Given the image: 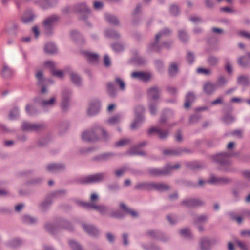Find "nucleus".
<instances>
[{
	"label": "nucleus",
	"mask_w": 250,
	"mask_h": 250,
	"mask_svg": "<svg viewBox=\"0 0 250 250\" xmlns=\"http://www.w3.org/2000/svg\"><path fill=\"white\" fill-rule=\"evenodd\" d=\"M73 12L78 15L79 19L83 20L85 25L91 27V24L88 21L91 11L85 2L77 3L73 5Z\"/></svg>",
	"instance_id": "nucleus-1"
},
{
	"label": "nucleus",
	"mask_w": 250,
	"mask_h": 250,
	"mask_svg": "<svg viewBox=\"0 0 250 250\" xmlns=\"http://www.w3.org/2000/svg\"><path fill=\"white\" fill-rule=\"evenodd\" d=\"M44 227L46 231L52 234L55 233L62 228H65L70 231L73 229L70 222L63 219H59L55 222H47L45 223Z\"/></svg>",
	"instance_id": "nucleus-2"
},
{
	"label": "nucleus",
	"mask_w": 250,
	"mask_h": 250,
	"mask_svg": "<svg viewBox=\"0 0 250 250\" xmlns=\"http://www.w3.org/2000/svg\"><path fill=\"white\" fill-rule=\"evenodd\" d=\"M232 181V180L230 178L217 176L211 173L207 180H205L200 178L198 182V185L202 187L205 186L206 184H209L211 185L225 186L231 183Z\"/></svg>",
	"instance_id": "nucleus-3"
},
{
	"label": "nucleus",
	"mask_w": 250,
	"mask_h": 250,
	"mask_svg": "<svg viewBox=\"0 0 250 250\" xmlns=\"http://www.w3.org/2000/svg\"><path fill=\"white\" fill-rule=\"evenodd\" d=\"M230 154L229 153L222 152L211 156V159L213 161L220 166V168L221 170L229 171H230Z\"/></svg>",
	"instance_id": "nucleus-4"
},
{
	"label": "nucleus",
	"mask_w": 250,
	"mask_h": 250,
	"mask_svg": "<svg viewBox=\"0 0 250 250\" xmlns=\"http://www.w3.org/2000/svg\"><path fill=\"white\" fill-rule=\"evenodd\" d=\"M64 192V190H59L47 195L39 205L41 211L45 212L48 211L51 206L54 198L63 195Z\"/></svg>",
	"instance_id": "nucleus-5"
},
{
	"label": "nucleus",
	"mask_w": 250,
	"mask_h": 250,
	"mask_svg": "<svg viewBox=\"0 0 250 250\" xmlns=\"http://www.w3.org/2000/svg\"><path fill=\"white\" fill-rule=\"evenodd\" d=\"M181 166L177 163L174 165L167 164L163 168H152L148 169L149 173L153 176H159L170 174L173 171L180 168Z\"/></svg>",
	"instance_id": "nucleus-6"
},
{
	"label": "nucleus",
	"mask_w": 250,
	"mask_h": 250,
	"mask_svg": "<svg viewBox=\"0 0 250 250\" xmlns=\"http://www.w3.org/2000/svg\"><path fill=\"white\" fill-rule=\"evenodd\" d=\"M171 32V30L167 28H165L161 30L156 35L154 41L148 45L147 50L149 52L153 51L157 52L160 51L161 50V46L159 45V39L169 36Z\"/></svg>",
	"instance_id": "nucleus-7"
},
{
	"label": "nucleus",
	"mask_w": 250,
	"mask_h": 250,
	"mask_svg": "<svg viewBox=\"0 0 250 250\" xmlns=\"http://www.w3.org/2000/svg\"><path fill=\"white\" fill-rule=\"evenodd\" d=\"M106 177V172L96 173L80 178L79 182L83 184L101 183L104 181Z\"/></svg>",
	"instance_id": "nucleus-8"
},
{
	"label": "nucleus",
	"mask_w": 250,
	"mask_h": 250,
	"mask_svg": "<svg viewBox=\"0 0 250 250\" xmlns=\"http://www.w3.org/2000/svg\"><path fill=\"white\" fill-rule=\"evenodd\" d=\"M60 17L57 15H52L47 17L43 21V27L45 34L51 35L53 32V26L59 20Z\"/></svg>",
	"instance_id": "nucleus-9"
},
{
	"label": "nucleus",
	"mask_w": 250,
	"mask_h": 250,
	"mask_svg": "<svg viewBox=\"0 0 250 250\" xmlns=\"http://www.w3.org/2000/svg\"><path fill=\"white\" fill-rule=\"evenodd\" d=\"M144 112L145 108L143 106L140 105L136 106L134 109L135 118L131 125L132 129H137L144 122L145 120Z\"/></svg>",
	"instance_id": "nucleus-10"
},
{
	"label": "nucleus",
	"mask_w": 250,
	"mask_h": 250,
	"mask_svg": "<svg viewBox=\"0 0 250 250\" xmlns=\"http://www.w3.org/2000/svg\"><path fill=\"white\" fill-rule=\"evenodd\" d=\"M77 203L85 209H94L102 214H105L108 211V208L105 205H97L93 202H86L82 201H78Z\"/></svg>",
	"instance_id": "nucleus-11"
},
{
	"label": "nucleus",
	"mask_w": 250,
	"mask_h": 250,
	"mask_svg": "<svg viewBox=\"0 0 250 250\" xmlns=\"http://www.w3.org/2000/svg\"><path fill=\"white\" fill-rule=\"evenodd\" d=\"M98 132L97 126L94 127L91 130L83 132L82 135V139L88 142L97 141L99 139L97 134Z\"/></svg>",
	"instance_id": "nucleus-12"
},
{
	"label": "nucleus",
	"mask_w": 250,
	"mask_h": 250,
	"mask_svg": "<svg viewBox=\"0 0 250 250\" xmlns=\"http://www.w3.org/2000/svg\"><path fill=\"white\" fill-rule=\"evenodd\" d=\"M217 242L218 240L216 238L203 237L200 239V248L201 250H210L211 247Z\"/></svg>",
	"instance_id": "nucleus-13"
},
{
	"label": "nucleus",
	"mask_w": 250,
	"mask_h": 250,
	"mask_svg": "<svg viewBox=\"0 0 250 250\" xmlns=\"http://www.w3.org/2000/svg\"><path fill=\"white\" fill-rule=\"evenodd\" d=\"M100 110V102L98 99H94L89 102L87 110V114L92 116L97 114Z\"/></svg>",
	"instance_id": "nucleus-14"
},
{
	"label": "nucleus",
	"mask_w": 250,
	"mask_h": 250,
	"mask_svg": "<svg viewBox=\"0 0 250 250\" xmlns=\"http://www.w3.org/2000/svg\"><path fill=\"white\" fill-rule=\"evenodd\" d=\"M146 141H143L138 143L132 147L126 152V154L129 155H145V152L141 149V148L144 147L146 145Z\"/></svg>",
	"instance_id": "nucleus-15"
},
{
	"label": "nucleus",
	"mask_w": 250,
	"mask_h": 250,
	"mask_svg": "<svg viewBox=\"0 0 250 250\" xmlns=\"http://www.w3.org/2000/svg\"><path fill=\"white\" fill-rule=\"evenodd\" d=\"M135 188H169V186L164 183H155L150 181L141 182L136 185Z\"/></svg>",
	"instance_id": "nucleus-16"
},
{
	"label": "nucleus",
	"mask_w": 250,
	"mask_h": 250,
	"mask_svg": "<svg viewBox=\"0 0 250 250\" xmlns=\"http://www.w3.org/2000/svg\"><path fill=\"white\" fill-rule=\"evenodd\" d=\"M217 89V84L211 81L205 82L203 86V91L207 95L214 94Z\"/></svg>",
	"instance_id": "nucleus-17"
},
{
	"label": "nucleus",
	"mask_w": 250,
	"mask_h": 250,
	"mask_svg": "<svg viewBox=\"0 0 250 250\" xmlns=\"http://www.w3.org/2000/svg\"><path fill=\"white\" fill-rule=\"evenodd\" d=\"M182 205L188 207H198L203 206L205 202L199 198H189L183 200Z\"/></svg>",
	"instance_id": "nucleus-18"
},
{
	"label": "nucleus",
	"mask_w": 250,
	"mask_h": 250,
	"mask_svg": "<svg viewBox=\"0 0 250 250\" xmlns=\"http://www.w3.org/2000/svg\"><path fill=\"white\" fill-rule=\"evenodd\" d=\"M83 229L89 235L97 237L100 234V230L94 225L89 224H83Z\"/></svg>",
	"instance_id": "nucleus-19"
},
{
	"label": "nucleus",
	"mask_w": 250,
	"mask_h": 250,
	"mask_svg": "<svg viewBox=\"0 0 250 250\" xmlns=\"http://www.w3.org/2000/svg\"><path fill=\"white\" fill-rule=\"evenodd\" d=\"M65 168V165L62 163H51L46 166V170L52 173L64 170Z\"/></svg>",
	"instance_id": "nucleus-20"
},
{
	"label": "nucleus",
	"mask_w": 250,
	"mask_h": 250,
	"mask_svg": "<svg viewBox=\"0 0 250 250\" xmlns=\"http://www.w3.org/2000/svg\"><path fill=\"white\" fill-rule=\"evenodd\" d=\"M160 90L158 86H153L147 90L148 101H158Z\"/></svg>",
	"instance_id": "nucleus-21"
},
{
	"label": "nucleus",
	"mask_w": 250,
	"mask_h": 250,
	"mask_svg": "<svg viewBox=\"0 0 250 250\" xmlns=\"http://www.w3.org/2000/svg\"><path fill=\"white\" fill-rule=\"evenodd\" d=\"M147 234L151 238L159 239L164 242L168 241L170 239L169 236L157 230L149 231L147 232Z\"/></svg>",
	"instance_id": "nucleus-22"
},
{
	"label": "nucleus",
	"mask_w": 250,
	"mask_h": 250,
	"mask_svg": "<svg viewBox=\"0 0 250 250\" xmlns=\"http://www.w3.org/2000/svg\"><path fill=\"white\" fill-rule=\"evenodd\" d=\"M148 133L149 135L153 133H157L160 139L164 140L168 136L169 130L168 129L163 130L161 127H152L149 129Z\"/></svg>",
	"instance_id": "nucleus-23"
},
{
	"label": "nucleus",
	"mask_w": 250,
	"mask_h": 250,
	"mask_svg": "<svg viewBox=\"0 0 250 250\" xmlns=\"http://www.w3.org/2000/svg\"><path fill=\"white\" fill-rule=\"evenodd\" d=\"M34 2L42 9H45L55 6L58 2V0H38Z\"/></svg>",
	"instance_id": "nucleus-24"
},
{
	"label": "nucleus",
	"mask_w": 250,
	"mask_h": 250,
	"mask_svg": "<svg viewBox=\"0 0 250 250\" xmlns=\"http://www.w3.org/2000/svg\"><path fill=\"white\" fill-rule=\"evenodd\" d=\"M36 16L32 9L26 10L21 18V21L24 23H28L32 22L36 18Z\"/></svg>",
	"instance_id": "nucleus-25"
},
{
	"label": "nucleus",
	"mask_w": 250,
	"mask_h": 250,
	"mask_svg": "<svg viewBox=\"0 0 250 250\" xmlns=\"http://www.w3.org/2000/svg\"><path fill=\"white\" fill-rule=\"evenodd\" d=\"M14 75V70L7 65L3 63L1 70V75L2 78L6 79L11 78Z\"/></svg>",
	"instance_id": "nucleus-26"
},
{
	"label": "nucleus",
	"mask_w": 250,
	"mask_h": 250,
	"mask_svg": "<svg viewBox=\"0 0 250 250\" xmlns=\"http://www.w3.org/2000/svg\"><path fill=\"white\" fill-rule=\"evenodd\" d=\"M115 156L112 152L103 153L92 158V160L98 162H105L110 160Z\"/></svg>",
	"instance_id": "nucleus-27"
},
{
	"label": "nucleus",
	"mask_w": 250,
	"mask_h": 250,
	"mask_svg": "<svg viewBox=\"0 0 250 250\" xmlns=\"http://www.w3.org/2000/svg\"><path fill=\"white\" fill-rule=\"evenodd\" d=\"M71 83L77 86L80 87L83 85V80L81 76L76 72L71 71L69 73Z\"/></svg>",
	"instance_id": "nucleus-28"
},
{
	"label": "nucleus",
	"mask_w": 250,
	"mask_h": 250,
	"mask_svg": "<svg viewBox=\"0 0 250 250\" xmlns=\"http://www.w3.org/2000/svg\"><path fill=\"white\" fill-rule=\"evenodd\" d=\"M131 76L133 79L143 81H146L150 78V75L144 72H134L131 73Z\"/></svg>",
	"instance_id": "nucleus-29"
},
{
	"label": "nucleus",
	"mask_w": 250,
	"mask_h": 250,
	"mask_svg": "<svg viewBox=\"0 0 250 250\" xmlns=\"http://www.w3.org/2000/svg\"><path fill=\"white\" fill-rule=\"evenodd\" d=\"M175 185L178 187H195L196 186H198V184L196 185V183L192 182L189 180L186 179H177L175 180Z\"/></svg>",
	"instance_id": "nucleus-30"
},
{
	"label": "nucleus",
	"mask_w": 250,
	"mask_h": 250,
	"mask_svg": "<svg viewBox=\"0 0 250 250\" xmlns=\"http://www.w3.org/2000/svg\"><path fill=\"white\" fill-rule=\"evenodd\" d=\"M173 115L174 112L172 110L169 109H165L159 120V124L162 125L164 123H166L168 120L171 118Z\"/></svg>",
	"instance_id": "nucleus-31"
},
{
	"label": "nucleus",
	"mask_w": 250,
	"mask_h": 250,
	"mask_svg": "<svg viewBox=\"0 0 250 250\" xmlns=\"http://www.w3.org/2000/svg\"><path fill=\"white\" fill-rule=\"evenodd\" d=\"M56 102V98L55 96L51 97L48 100H42L39 102V104L42 107L45 108L46 107H52L55 104Z\"/></svg>",
	"instance_id": "nucleus-32"
},
{
	"label": "nucleus",
	"mask_w": 250,
	"mask_h": 250,
	"mask_svg": "<svg viewBox=\"0 0 250 250\" xmlns=\"http://www.w3.org/2000/svg\"><path fill=\"white\" fill-rule=\"evenodd\" d=\"M104 17L106 21L109 24L115 26L119 25V20L116 16L106 13L104 14Z\"/></svg>",
	"instance_id": "nucleus-33"
},
{
	"label": "nucleus",
	"mask_w": 250,
	"mask_h": 250,
	"mask_svg": "<svg viewBox=\"0 0 250 250\" xmlns=\"http://www.w3.org/2000/svg\"><path fill=\"white\" fill-rule=\"evenodd\" d=\"M196 98L195 94L192 91L188 92L185 96V102L184 107L188 108L189 107L190 104L193 103Z\"/></svg>",
	"instance_id": "nucleus-34"
},
{
	"label": "nucleus",
	"mask_w": 250,
	"mask_h": 250,
	"mask_svg": "<svg viewBox=\"0 0 250 250\" xmlns=\"http://www.w3.org/2000/svg\"><path fill=\"white\" fill-rule=\"evenodd\" d=\"M104 35L106 37L113 39H119L121 38L118 31L113 29H106L104 30Z\"/></svg>",
	"instance_id": "nucleus-35"
},
{
	"label": "nucleus",
	"mask_w": 250,
	"mask_h": 250,
	"mask_svg": "<svg viewBox=\"0 0 250 250\" xmlns=\"http://www.w3.org/2000/svg\"><path fill=\"white\" fill-rule=\"evenodd\" d=\"M26 113L30 116H34L39 113V109L33 105L28 104L25 107Z\"/></svg>",
	"instance_id": "nucleus-36"
},
{
	"label": "nucleus",
	"mask_w": 250,
	"mask_h": 250,
	"mask_svg": "<svg viewBox=\"0 0 250 250\" xmlns=\"http://www.w3.org/2000/svg\"><path fill=\"white\" fill-rule=\"evenodd\" d=\"M22 221L28 225H34L38 222L37 219L28 214H25L22 216Z\"/></svg>",
	"instance_id": "nucleus-37"
},
{
	"label": "nucleus",
	"mask_w": 250,
	"mask_h": 250,
	"mask_svg": "<svg viewBox=\"0 0 250 250\" xmlns=\"http://www.w3.org/2000/svg\"><path fill=\"white\" fill-rule=\"evenodd\" d=\"M208 218V215L204 214L195 216L193 219V223L195 225H198L202 223H206Z\"/></svg>",
	"instance_id": "nucleus-38"
},
{
	"label": "nucleus",
	"mask_w": 250,
	"mask_h": 250,
	"mask_svg": "<svg viewBox=\"0 0 250 250\" xmlns=\"http://www.w3.org/2000/svg\"><path fill=\"white\" fill-rule=\"evenodd\" d=\"M71 37L76 42L82 43L84 42L83 36L77 31L73 30L70 33Z\"/></svg>",
	"instance_id": "nucleus-39"
},
{
	"label": "nucleus",
	"mask_w": 250,
	"mask_h": 250,
	"mask_svg": "<svg viewBox=\"0 0 250 250\" xmlns=\"http://www.w3.org/2000/svg\"><path fill=\"white\" fill-rule=\"evenodd\" d=\"M106 90L108 94L111 97H115L117 95V91L114 84L112 82H108L106 84Z\"/></svg>",
	"instance_id": "nucleus-40"
},
{
	"label": "nucleus",
	"mask_w": 250,
	"mask_h": 250,
	"mask_svg": "<svg viewBox=\"0 0 250 250\" xmlns=\"http://www.w3.org/2000/svg\"><path fill=\"white\" fill-rule=\"evenodd\" d=\"M22 244V241L18 238H12L7 243V246L12 248H17Z\"/></svg>",
	"instance_id": "nucleus-41"
},
{
	"label": "nucleus",
	"mask_w": 250,
	"mask_h": 250,
	"mask_svg": "<svg viewBox=\"0 0 250 250\" xmlns=\"http://www.w3.org/2000/svg\"><path fill=\"white\" fill-rule=\"evenodd\" d=\"M73 90L72 89L65 87L63 88L61 92V98L70 100L72 95Z\"/></svg>",
	"instance_id": "nucleus-42"
},
{
	"label": "nucleus",
	"mask_w": 250,
	"mask_h": 250,
	"mask_svg": "<svg viewBox=\"0 0 250 250\" xmlns=\"http://www.w3.org/2000/svg\"><path fill=\"white\" fill-rule=\"evenodd\" d=\"M111 48L116 53H120L125 49V44L122 42H115L111 44Z\"/></svg>",
	"instance_id": "nucleus-43"
},
{
	"label": "nucleus",
	"mask_w": 250,
	"mask_h": 250,
	"mask_svg": "<svg viewBox=\"0 0 250 250\" xmlns=\"http://www.w3.org/2000/svg\"><path fill=\"white\" fill-rule=\"evenodd\" d=\"M44 51L48 54H54L57 51V47L52 42H47L44 45Z\"/></svg>",
	"instance_id": "nucleus-44"
},
{
	"label": "nucleus",
	"mask_w": 250,
	"mask_h": 250,
	"mask_svg": "<svg viewBox=\"0 0 250 250\" xmlns=\"http://www.w3.org/2000/svg\"><path fill=\"white\" fill-rule=\"evenodd\" d=\"M158 101H148V108L150 114L155 115L157 113Z\"/></svg>",
	"instance_id": "nucleus-45"
},
{
	"label": "nucleus",
	"mask_w": 250,
	"mask_h": 250,
	"mask_svg": "<svg viewBox=\"0 0 250 250\" xmlns=\"http://www.w3.org/2000/svg\"><path fill=\"white\" fill-rule=\"evenodd\" d=\"M208 63L211 66H216L219 63V59L216 56L211 55H209L207 60Z\"/></svg>",
	"instance_id": "nucleus-46"
},
{
	"label": "nucleus",
	"mask_w": 250,
	"mask_h": 250,
	"mask_svg": "<svg viewBox=\"0 0 250 250\" xmlns=\"http://www.w3.org/2000/svg\"><path fill=\"white\" fill-rule=\"evenodd\" d=\"M20 115L19 109L18 107H13L9 112V118L11 120H16L18 119Z\"/></svg>",
	"instance_id": "nucleus-47"
},
{
	"label": "nucleus",
	"mask_w": 250,
	"mask_h": 250,
	"mask_svg": "<svg viewBox=\"0 0 250 250\" xmlns=\"http://www.w3.org/2000/svg\"><path fill=\"white\" fill-rule=\"evenodd\" d=\"M120 207L121 208H122L125 212L126 213L129 214L133 217H136L138 216V214L136 211L128 208L125 204L124 203H121L120 204Z\"/></svg>",
	"instance_id": "nucleus-48"
},
{
	"label": "nucleus",
	"mask_w": 250,
	"mask_h": 250,
	"mask_svg": "<svg viewBox=\"0 0 250 250\" xmlns=\"http://www.w3.org/2000/svg\"><path fill=\"white\" fill-rule=\"evenodd\" d=\"M237 83L244 86L249 85L250 83L249 77L244 75L239 76L237 79Z\"/></svg>",
	"instance_id": "nucleus-49"
},
{
	"label": "nucleus",
	"mask_w": 250,
	"mask_h": 250,
	"mask_svg": "<svg viewBox=\"0 0 250 250\" xmlns=\"http://www.w3.org/2000/svg\"><path fill=\"white\" fill-rule=\"evenodd\" d=\"M181 236L186 238L191 239L193 237L190 230L188 228H184L179 231Z\"/></svg>",
	"instance_id": "nucleus-50"
},
{
	"label": "nucleus",
	"mask_w": 250,
	"mask_h": 250,
	"mask_svg": "<svg viewBox=\"0 0 250 250\" xmlns=\"http://www.w3.org/2000/svg\"><path fill=\"white\" fill-rule=\"evenodd\" d=\"M142 9V5L141 4H138L137 5L136 8L132 13L133 19L132 20V24L133 25H136L138 24L135 21L136 15H137L139 13H140Z\"/></svg>",
	"instance_id": "nucleus-51"
},
{
	"label": "nucleus",
	"mask_w": 250,
	"mask_h": 250,
	"mask_svg": "<svg viewBox=\"0 0 250 250\" xmlns=\"http://www.w3.org/2000/svg\"><path fill=\"white\" fill-rule=\"evenodd\" d=\"M186 62L189 65H192L195 61L194 54L191 51H188L185 57Z\"/></svg>",
	"instance_id": "nucleus-52"
},
{
	"label": "nucleus",
	"mask_w": 250,
	"mask_h": 250,
	"mask_svg": "<svg viewBox=\"0 0 250 250\" xmlns=\"http://www.w3.org/2000/svg\"><path fill=\"white\" fill-rule=\"evenodd\" d=\"M70 105V100L61 98V108L63 112L68 111Z\"/></svg>",
	"instance_id": "nucleus-53"
},
{
	"label": "nucleus",
	"mask_w": 250,
	"mask_h": 250,
	"mask_svg": "<svg viewBox=\"0 0 250 250\" xmlns=\"http://www.w3.org/2000/svg\"><path fill=\"white\" fill-rule=\"evenodd\" d=\"M249 58L246 56H242L238 58V63L242 67H246L250 64Z\"/></svg>",
	"instance_id": "nucleus-54"
},
{
	"label": "nucleus",
	"mask_w": 250,
	"mask_h": 250,
	"mask_svg": "<svg viewBox=\"0 0 250 250\" xmlns=\"http://www.w3.org/2000/svg\"><path fill=\"white\" fill-rule=\"evenodd\" d=\"M98 132L101 131L102 134V139L104 142L108 141L110 139V135L107 133L104 128L100 126H97Z\"/></svg>",
	"instance_id": "nucleus-55"
},
{
	"label": "nucleus",
	"mask_w": 250,
	"mask_h": 250,
	"mask_svg": "<svg viewBox=\"0 0 250 250\" xmlns=\"http://www.w3.org/2000/svg\"><path fill=\"white\" fill-rule=\"evenodd\" d=\"M178 37L180 40L184 42H187L189 40V36L184 30H180L178 31Z\"/></svg>",
	"instance_id": "nucleus-56"
},
{
	"label": "nucleus",
	"mask_w": 250,
	"mask_h": 250,
	"mask_svg": "<svg viewBox=\"0 0 250 250\" xmlns=\"http://www.w3.org/2000/svg\"><path fill=\"white\" fill-rule=\"evenodd\" d=\"M169 74L170 76H175L178 73V68L177 64L173 62L171 64L168 69Z\"/></svg>",
	"instance_id": "nucleus-57"
},
{
	"label": "nucleus",
	"mask_w": 250,
	"mask_h": 250,
	"mask_svg": "<svg viewBox=\"0 0 250 250\" xmlns=\"http://www.w3.org/2000/svg\"><path fill=\"white\" fill-rule=\"evenodd\" d=\"M85 55L89 62L94 63L97 62L98 58V54L95 53H91L89 52H85Z\"/></svg>",
	"instance_id": "nucleus-58"
},
{
	"label": "nucleus",
	"mask_w": 250,
	"mask_h": 250,
	"mask_svg": "<svg viewBox=\"0 0 250 250\" xmlns=\"http://www.w3.org/2000/svg\"><path fill=\"white\" fill-rule=\"evenodd\" d=\"M69 245L72 250H84L82 246L74 240H69Z\"/></svg>",
	"instance_id": "nucleus-59"
},
{
	"label": "nucleus",
	"mask_w": 250,
	"mask_h": 250,
	"mask_svg": "<svg viewBox=\"0 0 250 250\" xmlns=\"http://www.w3.org/2000/svg\"><path fill=\"white\" fill-rule=\"evenodd\" d=\"M163 153L165 155L178 156L180 154V150H178V148L172 149H166L163 151Z\"/></svg>",
	"instance_id": "nucleus-60"
},
{
	"label": "nucleus",
	"mask_w": 250,
	"mask_h": 250,
	"mask_svg": "<svg viewBox=\"0 0 250 250\" xmlns=\"http://www.w3.org/2000/svg\"><path fill=\"white\" fill-rule=\"evenodd\" d=\"M228 80L224 76H219L216 80V84H217V87L218 86H224L227 84Z\"/></svg>",
	"instance_id": "nucleus-61"
},
{
	"label": "nucleus",
	"mask_w": 250,
	"mask_h": 250,
	"mask_svg": "<svg viewBox=\"0 0 250 250\" xmlns=\"http://www.w3.org/2000/svg\"><path fill=\"white\" fill-rule=\"evenodd\" d=\"M131 142V140L129 138H123L118 141L115 143L116 147H122L129 144Z\"/></svg>",
	"instance_id": "nucleus-62"
},
{
	"label": "nucleus",
	"mask_w": 250,
	"mask_h": 250,
	"mask_svg": "<svg viewBox=\"0 0 250 250\" xmlns=\"http://www.w3.org/2000/svg\"><path fill=\"white\" fill-rule=\"evenodd\" d=\"M33 123L24 121L21 124V128L24 131H33Z\"/></svg>",
	"instance_id": "nucleus-63"
},
{
	"label": "nucleus",
	"mask_w": 250,
	"mask_h": 250,
	"mask_svg": "<svg viewBox=\"0 0 250 250\" xmlns=\"http://www.w3.org/2000/svg\"><path fill=\"white\" fill-rule=\"evenodd\" d=\"M46 125L43 122L38 124H33V131H39L44 129L46 127Z\"/></svg>",
	"instance_id": "nucleus-64"
}]
</instances>
